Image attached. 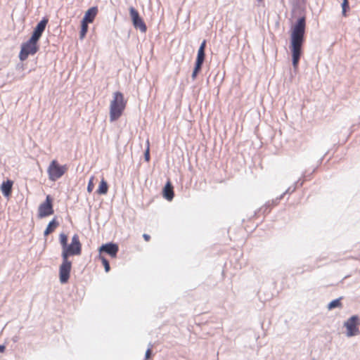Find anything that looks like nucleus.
<instances>
[{
    "instance_id": "1",
    "label": "nucleus",
    "mask_w": 360,
    "mask_h": 360,
    "mask_svg": "<svg viewBox=\"0 0 360 360\" xmlns=\"http://www.w3.org/2000/svg\"><path fill=\"white\" fill-rule=\"evenodd\" d=\"M82 253V244L77 234L72 237L71 243L68 244L62 250V263L59 267V279L62 284L68 283L72 269V262L69 260L70 256H78Z\"/></svg>"
},
{
    "instance_id": "2",
    "label": "nucleus",
    "mask_w": 360,
    "mask_h": 360,
    "mask_svg": "<svg viewBox=\"0 0 360 360\" xmlns=\"http://www.w3.org/2000/svg\"><path fill=\"white\" fill-rule=\"evenodd\" d=\"M305 18H300L292 28L290 35V49L292 51V63L293 68L297 69L301 56L302 46L304 42L305 32Z\"/></svg>"
},
{
    "instance_id": "3",
    "label": "nucleus",
    "mask_w": 360,
    "mask_h": 360,
    "mask_svg": "<svg viewBox=\"0 0 360 360\" xmlns=\"http://www.w3.org/2000/svg\"><path fill=\"white\" fill-rule=\"evenodd\" d=\"M126 107V101L124 95L120 91L113 94V99L110 105V121L114 122L118 120L122 115Z\"/></svg>"
},
{
    "instance_id": "4",
    "label": "nucleus",
    "mask_w": 360,
    "mask_h": 360,
    "mask_svg": "<svg viewBox=\"0 0 360 360\" xmlns=\"http://www.w3.org/2000/svg\"><path fill=\"white\" fill-rule=\"evenodd\" d=\"M39 49L38 41L30 37L26 42L21 44L19 59L24 61L29 56L34 55Z\"/></svg>"
},
{
    "instance_id": "5",
    "label": "nucleus",
    "mask_w": 360,
    "mask_h": 360,
    "mask_svg": "<svg viewBox=\"0 0 360 360\" xmlns=\"http://www.w3.org/2000/svg\"><path fill=\"white\" fill-rule=\"evenodd\" d=\"M66 170L65 165H60L57 160H53L48 167L49 178L51 181H56L65 174Z\"/></svg>"
},
{
    "instance_id": "6",
    "label": "nucleus",
    "mask_w": 360,
    "mask_h": 360,
    "mask_svg": "<svg viewBox=\"0 0 360 360\" xmlns=\"http://www.w3.org/2000/svg\"><path fill=\"white\" fill-rule=\"evenodd\" d=\"M53 198L51 195H48L46 197L44 202H43L38 207V217L41 219L44 218L53 214Z\"/></svg>"
},
{
    "instance_id": "7",
    "label": "nucleus",
    "mask_w": 360,
    "mask_h": 360,
    "mask_svg": "<svg viewBox=\"0 0 360 360\" xmlns=\"http://www.w3.org/2000/svg\"><path fill=\"white\" fill-rule=\"evenodd\" d=\"M129 15L132 21L133 26L135 29L139 30L141 32H145L147 27L143 20L140 16L138 11L133 6L129 8Z\"/></svg>"
},
{
    "instance_id": "8",
    "label": "nucleus",
    "mask_w": 360,
    "mask_h": 360,
    "mask_svg": "<svg viewBox=\"0 0 360 360\" xmlns=\"http://www.w3.org/2000/svg\"><path fill=\"white\" fill-rule=\"evenodd\" d=\"M357 319L358 317L356 316H352L345 322L344 326L347 328L346 335L347 337L355 336L360 333L356 325Z\"/></svg>"
},
{
    "instance_id": "9",
    "label": "nucleus",
    "mask_w": 360,
    "mask_h": 360,
    "mask_svg": "<svg viewBox=\"0 0 360 360\" xmlns=\"http://www.w3.org/2000/svg\"><path fill=\"white\" fill-rule=\"evenodd\" d=\"M119 251L118 245L112 242L103 244L99 248V254L105 253L112 258L117 257Z\"/></svg>"
},
{
    "instance_id": "10",
    "label": "nucleus",
    "mask_w": 360,
    "mask_h": 360,
    "mask_svg": "<svg viewBox=\"0 0 360 360\" xmlns=\"http://www.w3.org/2000/svg\"><path fill=\"white\" fill-rule=\"evenodd\" d=\"M48 22L49 19L47 18H43L34 28V30L30 37L39 41V39L41 38L43 32L46 29Z\"/></svg>"
},
{
    "instance_id": "11",
    "label": "nucleus",
    "mask_w": 360,
    "mask_h": 360,
    "mask_svg": "<svg viewBox=\"0 0 360 360\" xmlns=\"http://www.w3.org/2000/svg\"><path fill=\"white\" fill-rule=\"evenodd\" d=\"M97 13L98 8L96 6L91 7L86 11L82 20L87 23H91L94 20Z\"/></svg>"
},
{
    "instance_id": "12",
    "label": "nucleus",
    "mask_w": 360,
    "mask_h": 360,
    "mask_svg": "<svg viewBox=\"0 0 360 360\" xmlns=\"http://www.w3.org/2000/svg\"><path fill=\"white\" fill-rule=\"evenodd\" d=\"M13 181L8 179L7 181H3L1 185V191L4 196L8 197L12 193Z\"/></svg>"
},
{
    "instance_id": "13",
    "label": "nucleus",
    "mask_w": 360,
    "mask_h": 360,
    "mask_svg": "<svg viewBox=\"0 0 360 360\" xmlns=\"http://www.w3.org/2000/svg\"><path fill=\"white\" fill-rule=\"evenodd\" d=\"M162 196L168 201L172 200L174 198L173 186L169 181H167L163 188Z\"/></svg>"
},
{
    "instance_id": "14",
    "label": "nucleus",
    "mask_w": 360,
    "mask_h": 360,
    "mask_svg": "<svg viewBox=\"0 0 360 360\" xmlns=\"http://www.w3.org/2000/svg\"><path fill=\"white\" fill-rule=\"evenodd\" d=\"M59 225L58 221L53 218L47 225L46 229L44 232V236H47L50 233H51L54 230L57 228V226Z\"/></svg>"
},
{
    "instance_id": "15",
    "label": "nucleus",
    "mask_w": 360,
    "mask_h": 360,
    "mask_svg": "<svg viewBox=\"0 0 360 360\" xmlns=\"http://www.w3.org/2000/svg\"><path fill=\"white\" fill-rule=\"evenodd\" d=\"M108 185L106 181L102 179L100 181L98 188L96 191V193L99 195H105L108 193Z\"/></svg>"
},
{
    "instance_id": "16",
    "label": "nucleus",
    "mask_w": 360,
    "mask_h": 360,
    "mask_svg": "<svg viewBox=\"0 0 360 360\" xmlns=\"http://www.w3.org/2000/svg\"><path fill=\"white\" fill-rule=\"evenodd\" d=\"M88 24L89 23L81 20V30L79 32L80 39H83L85 37L89 29Z\"/></svg>"
},
{
    "instance_id": "17",
    "label": "nucleus",
    "mask_w": 360,
    "mask_h": 360,
    "mask_svg": "<svg viewBox=\"0 0 360 360\" xmlns=\"http://www.w3.org/2000/svg\"><path fill=\"white\" fill-rule=\"evenodd\" d=\"M97 258L101 261L105 272H109L110 270V266L109 261L102 255L98 254Z\"/></svg>"
},
{
    "instance_id": "18",
    "label": "nucleus",
    "mask_w": 360,
    "mask_h": 360,
    "mask_svg": "<svg viewBox=\"0 0 360 360\" xmlns=\"http://www.w3.org/2000/svg\"><path fill=\"white\" fill-rule=\"evenodd\" d=\"M59 242H60V244L61 245L62 250H63V248H65V247L68 244V236L66 234H65L64 233H61L59 235Z\"/></svg>"
},
{
    "instance_id": "19",
    "label": "nucleus",
    "mask_w": 360,
    "mask_h": 360,
    "mask_svg": "<svg viewBox=\"0 0 360 360\" xmlns=\"http://www.w3.org/2000/svg\"><path fill=\"white\" fill-rule=\"evenodd\" d=\"M204 60H205V51L198 50V54H197V58H196V61H195V65L202 66Z\"/></svg>"
},
{
    "instance_id": "20",
    "label": "nucleus",
    "mask_w": 360,
    "mask_h": 360,
    "mask_svg": "<svg viewBox=\"0 0 360 360\" xmlns=\"http://www.w3.org/2000/svg\"><path fill=\"white\" fill-rule=\"evenodd\" d=\"M340 300H341V297L338 298V299L333 300V301H331L328 304V309H334L335 307H340L341 306Z\"/></svg>"
},
{
    "instance_id": "21",
    "label": "nucleus",
    "mask_w": 360,
    "mask_h": 360,
    "mask_svg": "<svg viewBox=\"0 0 360 360\" xmlns=\"http://www.w3.org/2000/svg\"><path fill=\"white\" fill-rule=\"evenodd\" d=\"M295 190V186L291 190L290 188H288L282 195H281L278 198H276L275 200H272L271 204L272 205H276L278 202L281 200L283 196L290 192H293Z\"/></svg>"
},
{
    "instance_id": "22",
    "label": "nucleus",
    "mask_w": 360,
    "mask_h": 360,
    "mask_svg": "<svg viewBox=\"0 0 360 360\" xmlns=\"http://www.w3.org/2000/svg\"><path fill=\"white\" fill-rule=\"evenodd\" d=\"M94 182H93V177H91L89 179L88 185H87V191L89 193H91L93 189H94Z\"/></svg>"
},
{
    "instance_id": "23",
    "label": "nucleus",
    "mask_w": 360,
    "mask_h": 360,
    "mask_svg": "<svg viewBox=\"0 0 360 360\" xmlns=\"http://www.w3.org/2000/svg\"><path fill=\"white\" fill-rule=\"evenodd\" d=\"M349 8V4H348V1H343L342 3V15H346V11H347V9Z\"/></svg>"
},
{
    "instance_id": "24",
    "label": "nucleus",
    "mask_w": 360,
    "mask_h": 360,
    "mask_svg": "<svg viewBox=\"0 0 360 360\" xmlns=\"http://www.w3.org/2000/svg\"><path fill=\"white\" fill-rule=\"evenodd\" d=\"M200 68H201V66L198 65H195L194 70H193V73H192V78H193V79H195L196 75L198 73V72L200 70Z\"/></svg>"
},
{
    "instance_id": "25",
    "label": "nucleus",
    "mask_w": 360,
    "mask_h": 360,
    "mask_svg": "<svg viewBox=\"0 0 360 360\" xmlns=\"http://www.w3.org/2000/svg\"><path fill=\"white\" fill-rule=\"evenodd\" d=\"M151 354H152V351H151V349L149 347L147 349V350L146 352L145 359L146 360L148 359L151 356Z\"/></svg>"
},
{
    "instance_id": "26",
    "label": "nucleus",
    "mask_w": 360,
    "mask_h": 360,
    "mask_svg": "<svg viewBox=\"0 0 360 360\" xmlns=\"http://www.w3.org/2000/svg\"><path fill=\"white\" fill-rule=\"evenodd\" d=\"M205 46H206V41H205V40H204V41L201 43L200 46V47H199V49H198V50H201L202 51H205Z\"/></svg>"
},
{
    "instance_id": "27",
    "label": "nucleus",
    "mask_w": 360,
    "mask_h": 360,
    "mask_svg": "<svg viewBox=\"0 0 360 360\" xmlns=\"http://www.w3.org/2000/svg\"><path fill=\"white\" fill-rule=\"evenodd\" d=\"M143 238H144V240H145L146 241H148V240H150V235H148V234H147V233H144V234L143 235Z\"/></svg>"
},
{
    "instance_id": "28",
    "label": "nucleus",
    "mask_w": 360,
    "mask_h": 360,
    "mask_svg": "<svg viewBox=\"0 0 360 360\" xmlns=\"http://www.w3.org/2000/svg\"><path fill=\"white\" fill-rule=\"evenodd\" d=\"M145 159L146 161H148L150 159L148 150L145 153Z\"/></svg>"
},
{
    "instance_id": "29",
    "label": "nucleus",
    "mask_w": 360,
    "mask_h": 360,
    "mask_svg": "<svg viewBox=\"0 0 360 360\" xmlns=\"http://www.w3.org/2000/svg\"><path fill=\"white\" fill-rule=\"evenodd\" d=\"M6 349V347L4 345H0V353H3Z\"/></svg>"
},
{
    "instance_id": "30",
    "label": "nucleus",
    "mask_w": 360,
    "mask_h": 360,
    "mask_svg": "<svg viewBox=\"0 0 360 360\" xmlns=\"http://www.w3.org/2000/svg\"><path fill=\"white\" fill-rule=\"evenodd\" d=\"M271 205L270 202H267L266 203V206L269 207Z\"/></svg>"
},
{
    "instance_id": "31",
    "label": "nucleus",
    "mask_w": 360,
    "mask_h": 360,
    "mask_svg": "<svg viewBox=\"0 0 360 360\" xmlns=\"http://www.w3.org/2000/svg\"><path fill=\"white\" fill-rule=\"evenodd\" d=\"M312 360H315V359H313Z\"/></svg>"
}]
</instances>
